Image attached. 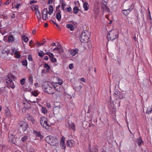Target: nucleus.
I'll use <instances>...</instances> for the list:
<instances>
[{
    "instance_id": "f257e3e1",
    "label": "nucleus",
    "mask_w": 152,
    "mask_h": 152,
    "mask_svg": "<svg viewBox=\"0 0 152 152\" xmlns=\"http://www.w3.org/2000/svg\"><path fill=\"white\" fill-rule=\"evenodd\" d=\"M118 31L117 29L112 30L109 31L107 35V39L109 40H113L118 37Z\"/></svg>"
},
{
    "instance_id": "f03ea898",
    "label": "nucleus",
    "mask_w": 152,
    "mask_h": 152,
    "mask_svg": "<svg viewBox=\"0 0 152 152\" xmlns=\"http://www.w3.org/2000/svg\"><path fill=\"white\" fill-rule=\"evenodd\" d=\"M45 140L47 142L52 145L56 146L58 145L57 140L55 137L48 136L46 137Z\"/></svg>"
},
{
    "instance_id": "7ed1b4c3",
    "label": "nucleus",
    "mask_w": 152,
    "mask_h": 152,
    "mask_svg": "<svg viewBox=\"0 0 152 152\" xmlns=\"http://www.w3.org/2000/svg\"><path fill=\"white\" fill-rule=\"evenodd\" d=\"M53 87L52 84L48 82L44 83L42 86V88L44 91L49 94H51Z\"/></svg>"
},
{
    "instance_id": "20e7f679",
    "label": "nucleus",
    "mask_w": 152,
    "mask_h": 152,
    "mask_svg": "<svg viewBox=\"0 0 152 152\" xmlns=\"http://www.w3.org/2000/svg\"><path fill=\"white\" fill-rule=\"evenodd\" d=\"M90 34L87 31H83L81 35L80 38V40L82 42H86L88 41V39L89 38Z\"/></svg>"
},
{
    "instance_id": "39448f33",
    "label": "nucleus",
    "mask_w": 152,
    "mask_h": 152,
    "mask_svg": "<svg viewBox=\"0 0 152 152\" xmlns=\"http://www.w3.org/2000/svg\"><path fill=\"white\" fill-rule=\"evenodd\" d=\"M40 123L41 125L47 129V126L49 127L50 125L48 124L47 118L44 117H42L40 118Z\"/></svg>"
},
{
    "instance_id": "423d86ee",
    "label": "nucleus",
    "mask_w": 152,
    "mask_h": 152,
    "mask_svg": "<svg viewBox=\"0 0 152 152\" xmlns=\"http://www.w3.org/2000/svg\"><path fill=\"white\" fill-rule=\"evenodd\" d=\"M20 128L23 132H25L28 128V125L25 122L21 121L19 123Z\"/></svg>"
},
{
    "instance_id": "0eeeda50",
    "label": "nucleus",
    "mask_w": 152,
    "mask_h": 152,
    "mask_svg": "<svg viewBox=\"0 0 152 152\" xmlns=\"http://www.w3.org/2000/svg\"><path fill=\"white\" fill-rule=\"evenodd\" d=\"M6 86L9 88H11L12 89L14 88L15 86L14 84V82L10 78L8 77L6 80Z\"/></svg>"
},
{
    "instance_id": "6e6552de",
    "label": "nucleus",
    "mask_w": 152,
    "mask_h": 152,
    "mask_svg": "<svg viewBox=\"0 0 152 152\" xmlns=\"http://www.w3.org/2000/svg\"><path fill=\"white\" fill-rule=\"evenodd\" d=\"M133 7H132V4L129 5L128 8H126L122 10L123 14L125 15H128L133 10Z\"/></svg>"
},
{
    "instance_id": "1a4fd4ad",
    "label": "nucleus",
    "mask_w": 152,
    "mask_h": 152,
    "mask_svg": "<svg viewBox=\"0 0 152 152\" xmlns=\"http://www.w3.org/2000/svg\"><path fill=\"white\" fill-rule=\"evenodd\" d=\"M66 126L69 129L72 130L74 131H75V126L73 123L71 121H69L66 124Z\"/></svg>"
},
{
    "instance_id": "9d476101",
    "label": "nucleus",
    "mask_w": 152,
    "mask_h": 152,
    "mask_svg": "<svg viewBox=\"0 0 152 152\" xmlns=\"http://www.w3.org/2000/svg\"><path fill=\"white\" fill-rule=\"evenodd\" d=\"M114 96L116 99H117L118 98L122 99L124 97L123 95L122 94L121 92L120 91H115L114 93Z\"/></svg>"
},
{
    "instance_id": "9b49d317",
    "label": "nucleus",
    "mask_w": 152,
    "mask_h": 152,
    "mask_svg": "<svg viewBox=\"0 0 152 152\" xmlns=\"http://www.w3.org/2000/svg\"><path fill=\"white\" fill-rule=\"evenodd\" d=\"M62 81H61L59 82V83H57L58 85H57V83L56 84V85L54 84L53 86L54 87V88L57 91L59 92H60L61 91V85L62 83Z\"/></svg>"
},
{
    "instance_id": "f8f14e48",
    "label": "nucleus",
    "mask_w": 152,
    "mask_h": 152,
    "mask_svg": "<svg viewBox=\"0 0 152 152\" xmlns=\"http://www.w3.org/2000/svg\"><path fill=\"white\" fill-rule=\"evenodd\" d=\"M35 14L36 15L38 20H40L41 19V14L40 13L38 9V6L37 5H35Z\"/></svg>"
},
{
    "instance_id": "ddd939ff",
    "label": "nucleus",
    "mask_w": 152,
    "mask_h": 152,
    "mask_svg": "<svg viewBox=\"0 0 152 152\" xmlns=\"http://www.w3.org/2000/svg\"><path fill=\"white\" fill-rule=\"evenodd\" d=\"M66 144L67 146L69 147H73L74 145V141L72 140H68Z\"/></svg>"
},
{
    "instance_id": "4468645a",
    "label": "nucleus",
    "mask_w": 152,
    "mask_h": 152,
    "mask_svg": "<svg viewBox=\"0 0 152 152\" xmlns=\"http://www.w3.org/2000/svg\"><path fill=\"white\" fill-rule=\"evenodd\" d=\"M9 142L14 144H16V139L12 135L10 137H9Z\"/></svg>"
},
{
    "instance_id": "2eb2a0df",
    "label": "nucleus",
    "mask_w": 152,
    "mask_h": 152,
    "mask_svg": "<svg viewBox=\"0 0 152 152\" xmlns=\"http://www.w3.org/2000/svg\"><path fill=\"white\" fill-rule=\"evenodd\" d=\"M21 140L23 142H26L28 139V136L27 135H22L21 136Z\"/></svg>"
},
{
    "instance_id": "dca6fc26",
    "label": "nucleus",
    "mask_w": 152,
    "mask_h": 152,
    "mask_svg": "<svg viewBox=\"0 0 152 152\" xmlns=\"http://www.w3.org/2000/svg\"><path fill=\"white\" fill-rule=\"evenodd\" d=\"M78 50L77 49L71 50L70 51V54L72 56H75L77 54Z\"/></svg>"
},
{
    "instance_id": "f3484780",
    "label": "nucleus",
    "mask_w": 152,
    "mask_h": 152,
    "mask_svg": "<svg viewBox=\"0 0 152 152\" xmlns=\"http://www.w3.org/2000/svg\"><path fill=\"white\" fill-rule=\"evenodd\" d=\"M51 94H53L54 95L53 96V97L56 98L60 97V92L58 91H55L54 92H52Z\"/></svg>"
},
{
    "instance_id": "a211bd4d",
    "label": "nucleus",
    "mask_w": 152,
    "mask_h": 152,
    "mask_svg": "<svg viewBox=\"0 0 152 152\" xmlns=\"http://www.w3.org/2000/svg\"><path fill=\"white\" fill-rule=\"evenodd\" d=\"M152 112V105L149 106L146 111V113L147 114H149Z\"/></svg>"
},
{
    "instance_id": "6ab92c4d",
    "label": "nucleus",
    "mask_w": 152,
    "mask_h": 152,
    "mask_svg": "<svg viewBox=\"0 0 152 152\" xmlns=\"http://www.w3.org/2000/svg\"><path fill=\"white\" fill-rule=\"evenodd\" d=\"M24 107L26 109H29L31 107V105L30 104L27 102H26V103H24Z\"/></svg>"
},
{
    "instance_id": "aec40b11",
    "label": "nucleus",
    "mask_w": 152,
    "mask_h": 152,
    "mask_svg": "<svg viewBox=\"0 0 152 152\" xmlns=\"http://www.w3.org/2000/svg\"><path fill=\"white\" fill-rule=\"evenodd\" d=\"M66 27L68 28H70L71 31H73L74 29V26L71 24H68L66 25Z\"/></svg>"
},
{
    "instance_id": "412c9836",
    "label": "nucleus",
    "mask_w": 152,
    "mask_h": 152,
    "mask_svg": "<svg viewBox=\"0 0 152 152\" xmlns=\"http://www.w3.org/2000/svg\"><path fill=\"white\" fill-rule=\"evenodd\" d=\"M28 81L31 85H32L33 83V77L31 75L28 78Z\"/></svg>"
},
{
    "instance_id": "4be33fe9",
    "label": "nucleus",
    "mask_w": 152,
    "mask_h": 152,
    "mask_svg": "<svg viewBox=\"0 0 152 152\" xmlns=\"http://www.w3.org/2000/svg\"><path fill=\"white\" fill-rule=\"evenodd\" d=\"M89 5L87 2H85L83 5V7L84 9L85 10L87 11L89 9Z\"/></svg>"
},
{
    "instance_id": "5701e85b",
    "label": "nucleus",
    "mask_w": 152,
    "mask_h": 152,
    "mask_svg": "<svg viewBox=\"0 0 152 152\" xmlns=\"http://www.w3.org/2000/svg\"><path fill=\"white\" fill-rule=\"evenodd\" d=\"M22 40L26 42H27L28 40L27 37L25 34H23L22 36Z\"/></svg>"
},
{
    "instance_id": "b1692460",
    "label": "nucleus",
    "mask_w": 152,
    "mask_h": 152,
    "mask_svg": "<svg viewBox=\"0 0 152 152\" xmlns=\"http://www.w3.org/2000/svg\"><path fill=\"white\" fill-rule=\"evenodd\" d=\"M48 13L50 15H51L52 14L53 11V6L52 5H50L48 7Z\"/></svg>"
},
{
    "instance_id": "393cba45",
    "label": "nucleus",
    "mask_w": 152,
    "mask_h": 152,
    "mask_svg": "<svg viewBox=\"0 0 152 152\" xmlns=\"http://www.w3.org/2000/svg\"><path fill=\"white\" fill-rule=\"evenodd\" d=\"M41 111L42 113L45 114H46L48 113L47 109L45 107H42L41 108Z\"/></svg>"
},
{
    "instance_id": "a878e982",
    "label": "nucleus",
    "mask_w": 152,
    "mask_h": 152,
    "mask_svg": "<svg viewBox=\"0 0 152 152\" xmlns=\"http://www.w3.org/2000/svg\"><path fill=\"white\" fill-rule=\"evenodd\" d=\"M56 18L59 21H61V15L60 13L58 12L56 14Z\"/></svg>"
},
{
    "instance_id": "bb28decb",
    "label": "nucleus",
    "mask_w": 152,
    "mask_h": 152,
    "mask_svg": "<svg viewBox=\"0 0 152 152\" xmlns=\"http://www.w3.org/2000/svg\"><path fill=\"white\" fill-rule=\"evenodd\" d=\"M60 108V107L59 106H56L55 105L53 107V111L55 112H58L59 111Z\"/></svg>"
},
{
    "instance_id": "cd10ccee",
    "label": "nucleus",
    "mask_w": 152,
    "mask_h": 152,
    "mask_svg": "<svg viewBox=\"0 0 152 152\" xmlns=\"http://www.w3.org/2000/svg\"><path fill=\"white\" fill-rule=\"evenodd\" d=\"M143 143V142L142 141L141 137H140L139 139L137 140V143L139 147H140L141 145Z\"/></svg>"
},
{
    "instance_id": "c85d7f7f",
    "label": "nucleus",
    "mask_w": 152,
    "mask_h": 152,
    "mask_svg": "<svg viewBox=\"0 0 152 152\" xmlns=\"http://www.w3.org/2000/svg\"><path fill=\"white\" fill-rule=\"evenodd\" d=\"M28 117V119L29 120H31L32 121V122L33 123H34L35 122V121L34 119H33V117L31 115H30L29 114H28L27 115Z\"/></svg>"
},
{
    "instance_id": "c756f323",
    "label": "nucleus",
    "mask_w": 152,
    "mask_h": 152,
    "mask_svg": "<svg viewBox=\"0 0 152 152\" xmlns=\"http://www.w3.org/2000/svg\"><path fill=\"white\" fill-rule=\"evenodd\" d=\"M46 42V40L45 39H43V40L42 42V43H39V42H37V46L38 47L40 46H42V45H44L45 43V42Z\"/></svg>"
},
{
    "instance_id": "7c9ffc66",
    "label": "nucleus",
    "mask_w": 152,
    "mask_h": 152,
    "mask_svg": "<svg viewBox=\"0 0 152 152\" xmlns=\"http://www.w3.org/2000/svg\"><path fill=\"white\" fill-rule=\"evenodd\" d=\"M58 45H59V48L58 49V53H62L64 51L63 49V48L61 47V45L59 44L58 42Z\"/></svg>"
},
{
    "instance_id": "2f4dec72",
    "label": "nucleus",
    "mask_w": 152,
    "mask_h": 152,
    "mask_svg": "<svg viewBox=\"0 0 152 152\" xmlns=\"http://www.w3.org/2000/svg\"><path fill=\"white\" fill-rule=\"evenodd\" d=\"M48 10L47 9H44L42 12V15H48Z\"/></svg>"
},
{
    "instance_id": "473e14b6",
    "label": "nucleus",
    "mask_w": 152,
    "mask_h": 152,
    "mask_svg": "<svg viewBox=\"0 0 152 152\" xmlns=\"http://www.w3.org/2000/svg\"><path fill=\"white\" fill-rule=\"evenodd\" d=\"M2 53L3 55L4 54L6 57H7L8 55L9 52L8 51L4 50L2 51Z\"/></svg>"
},
{
    "instance_id": "72a5a7b5",
    "label": "nucleus",
    "mask_w": 152,
    "mask_h": 152,
    "mask_svg": "<svg viewBox=\"0 0 152 152\" xmlns=\"http://www.w3.org/2000/svg\"><path fill=\"white\" fill-rule=\"evenodd\" d=\"M73 13L74 14H77L78 11L79 9L77 7H74L73 9Z\"/></svg>"
},
{
    "instance_id": "f704fd0d",
    "label": "nucleus",
    "mask_w": 152,
    "mask_h": 152,
    "mask_svg": "<svg viewBox=\"0 0 152 152\" xmlns=\"http://www.w3.org/2000/svg\"><path fill=\"white\" fill-rule=\"evenodd\" d=\"M8 41L10 42H12L14 41V38L11 35L8 37Z\"/></svg>"
},
{
    "instance_id": "c9c22d12",
    "label": "nucleus",
    "mask_w": 152,
    "mask_h": 152,
    "mask_svg": "<svg viewBox=\"0 0 152 152\" xmlns=\"http://www.w3.org/2000/svg\"><path fill=\"white\" fill-rule=\"evenodd\" d=\"M5 114L7 115V116H10L11 113L10 110L8 109L6 110L5 111Z\"/></svg>"
},
{
    "instance_id": "e433bc0d",
    "label": "nucleus",
    "mask_w": 152,
    "mask_h": 152,
    "mask_svg": "<svg viewBox=\"0 0 152 152\" xmlns=\"http://www.w3.org/2000/svg\"><path fill=\"white\" fill-rule=\"evenodd\" d=\"M31 94L32 95L35 96H37L38 95V93L37 91H32L31 92Z\"/></svg>"
},
{
    "instance_id": "4c0bfd02",
    "label": "nucleus",
    "mask_w": 152,
    "mask_h": 152,
    "mask_svg": "<svg viewBox=\"0 0 152 152\" xmlns=\"http://www.w3.org/2000/svg\"><path fill=\"white\" fill-rule=\"evenodd\" d=\"M60 144L61 147L62 149H64L65 148L66 146L64 142H60Z\"/></svg>"
},
{
    "instance_id": "58836bf2",
    "label": "nucleus",
    "mask_w": 152,
    "mask_h": 152,
    "mask_svg": "<svg viewBox=\"0 0 152 152\" xmlns=\"http://www.w3.org/2000/svg\"><path fill=\"white\" fill-rule=\"evenodd\" d=\"M13 53H14V55H16V58H19L20 57V54L18 53L17 51H15V52L14 51V50H13Z\"/></svg>"
},
{
    "instance_id": "ea45409f",
    "label": "nucleus",
    "mask_w": 152,
    "mask_h": 152,
    "mask_svg": "<svg viewBox=\"0 0 152 152\" xmlns=\"http://www.w3.org/2000/svg\"><path fill=\"white\" fill-rule=\"evenodd\" d=\"M34 133L36 135L39 137H41L42 136V135L40 133V132H37L36 131H34Z\"/></svg>"
},
{
    "instance_id": "a19ab883",
    "label": "nucleus",
    "mask_w": 152,
    "mask_h": 152,
    "mask_svg": "<svg viewBox=\"0 0 152 152\" xmlns=\"http://www.w3.org/2000/svg\"><path fill=\"white\" fill-rule=\"evenodd\" d=\"M38 55L39 56L42 57L45 55L43 51H41L40 53H38Z\"/></svg>"
},
{
    "instance_id": "79ce46f5",
    "label": "nucleus",
    "mask_w": 152,
    "mask_h": 152,
    "mask_svg": "<svg viewBox=\"0 0 152 152\" xmlns=\"http://www.w3.org/2000/svg\"><path fill=\"white\" fill-rule=\"evenodd\" d=\"M44 67L47 70H48L50 69V67L48 64L46 63L44 64Z\"/></svg>"
},
{
    "instance_id": "37998d69",
    "label": "nucleus",
    "mask_w": 152,
    "mask_h": 152,
    "mask_svg": "<svg viewBox=\"0 0 152 152\" xmlns=\"http://www.w3.org/2000/svg\"><path fill=\"white\" fill-rule=\"evenodd\" d=\"M25 80L26 79L25 78H23L20 80V82L21 85H23L24 84L25 81Z\"/></svg>"
},
{
    "instance_id": "c03bdc74",
    "label": "nucleus",
    "mask_w": 152,
    "mask_h": 152,
    "mask_svg": "<svg viewBox=\"0 0 152 152\" xmlns=\"http://www.w3.org/2000/svg\"><path fill=\"white\" fill-rule=\"evenodd\" d=\"M28 59L29 61H32L33 59L32 57V56L31 55L29 54L28 55Z\"/></svg>"
},
{
    "instance_id": "a18cd8bd",
    "label": "nucleus",
    "mask_w": 152,
    "mask_h": 152,
    "mask_svg": "<svg viewBox=\"0 0 152 152\" xmlns=\"http://www.w3.org/2000/svg\"><path fill=\"white\" fill-rule=\"evenodd\" d=\"M51 61L52 62H55L56 61V58H54V57L51 58Z\"/></svg>"
},
{
    "instance_id": "49530a36",
    "label": "nucleus",
    "mask_w": 152,
    "mask_h": 152,
    "mask_svg": "<svg viewBox=\"0 0 152 152\" xmlns=\"http://www.w3.org/2000/svg\"><path fill=\"white\" fill-rule=\"evenodd\" d=\"M57 47L53 49V51L56 52V50H57L58 51V49L59 48V45H57Z\"/></svg>"
},
{
    "instance_id": "de8ad7c7",
    "label": "nucleus",
    "mask_w": 152,
    "mask_h": 152,
    "mask_svg": "<svg viewBox=\"0 0 152 152\" xmlns=\"http://www.w3.org/2000/svg\"><path fill=\"white\" fill-rule=\"evenodd\" d=\"M50 21L52 22L53 23H54L55 25L58 28H59L60 27L54 21H53V20H50Z\"/></svg>"
},
{
    "instance_id": "09e8293b",
    "label": "nucleus",
    "mask_w": 152,
    "mask_h": 152,
    "mask_svg": "<svg viewBox=\"0 0 152 152\" xmlns=\"http://www.w3.org/2000/svg\"><path fill=\"white\" fill-rule=\"evenodd\" d=\"M23 65L24 66H26L27 64V61L26 60L22 62Z\"/></svg>"
},
{
    "instance_id": "8fccbe9b",
    "label": "nucleus",
    "mask_w": 152,
    "mask_h": 152,
    "mask_svg": "<svg viewBox=\"0 0 152 152\" xmlns=\"http://www.w3.org/2000/svg\"><path fill=\"white\" fill-rule=\"evenodd\" d=\"M72 10V8L70 6H69L66 8V11L68 12H69Z\"/></svg>"
},
{
    "instance_id": "3c124183",
    "label": "nucleus",
    "mask_w": 152,
    "mask_h": 152,
    "mask_svg": "<svg viewBox=\"0 0 152 152\" xmlns=\"http://www.w3.org/2000/svg\"><path fill=\"white\" fill-rule=\"evenodd\" d=\"M11 2V0H7L4 3L5 5H8Z\"/></svg>"
},
{
    "instance_id": "603ef678",
    "label": "nucleus",
    "mask_w": 152,
    "mask_h": 152,
    "mask_svg": "<svg viewBox=\"0 0 152 152\" xmlns=\"http://www.w3.org/2000/svg\"><path fill=\"white\" fill-rule=\"evenodd\" d=\"M37 3V1L35 0L31 1L29 2V3L30 4H33L35 3Z\"/></svg>"
},
{
    "instance_id": "864d4df0",
    "label": "nucleus",
    "mask_w": 152,
    "mask_h": 152,
    "mask_svg": "<svg viewBox=\"0 0 152 152\" xmlns=\"http://www.w3.org/2000/svg\"><path fill=\"white\" fill-rule=\"evenodd\" d=\"M42 19L44 20H46L48 19V15H43L42 16Z\"/></svg>"
},
{
    "instance_id": "5fc2aeb1",
    "label": "nucleus",
    "mask_w": 152,
    "mask_h": 152,
    "mask_svg": "<svg viewBox=\"0 0 152 152\" xmlns=\"http://www.w3.org/2000/svg\"><path fill=\"white\" fill-rule=\"evenodd\" d=\"M69 68L71 69H73L74 68V66H73V64H70L69 65Z\"/></svg>"
},
{
    "instance_id": "6e6d98bb",
    "label": "nucleus",
    "mask_w": 152,
    "mask_h": 152,
    "mask_svg": "<svg viewBox=\"0 0 152 152\" xmlns=\"http://www.w3.org/2000/svg\"><path fill=\"white\" fill-rule=\"evenodd\" d=\"M50 58H51L53 57H54L53 54L51 53H50V54L48 55Z\"/></svg>"
},
{
    "instance_id": "4d7b16f0",
    "label": "nucleus",
    "mask_w": 152,
    "mask_h": 152,
    "mask_svg": "<svg viewBox=\"0 0 152 152\" xmlns=\"http://www.w3.org/2000/svg\"><path fill=\"white\" fill-rule=\"evenodd\" d=\"M66 5V4H64L63 3H62V4L61 5V7L62 8V10H64V7Z\"/></svg>"
},
{
    "instance_id": "13d9d810",
    "label": "nucleus",
    "mask_w": 152,
    "mask_h": 152,
    "mask_svg": "<svg viewBox=\"0 0 152 152\" xmlns=\"http://www.w3.org/2000/svg\"><path fill=\"white\" fill-rule=\"evenodd\" d=\"M65 140V137H62L61 138L60 142H64Z\"/></svg>"
},
{
    "instance_id": "bf43d9fd",
    "label": "nucleus",
    "mask_w": 152,
    "mask_h": 152,
    "mask_svg": "<svg viewBox=\"0 0 152 152\" xmlns=\"http://www.w3.org/2000/svg\"><path fill=\"white\" fill-rule=\"evenodd\" d=\"M103 6H104V7H105L104 9H105V10L107 11L108 10V8L105 5H103L102 7H103Z\"/></svg>"
},
{
    "instance_id": "052dcab7",
    "label": "nucleus",
    "mask_w": 152,
    "mask_h": 152,
    "mask_svg": "<svg viewBox=\"0 0 152 152\" xmlns=\"http://www.w3.org/2000/svg\"><path fill=\"white\" fill-rule=\"evenodd\" d=\"M19 6H20V4H17V5H15L14 7L15 8H16L17 9H18L19 8Z\"/></svg>"
},
{
    "instance_id": "680f3d73",
    "label": "nucleus",
    "mask_w": 152,
    "mask_h": 152,
    "mask_svg": "<svg viewBox=\"0 0 152 152\" xmlns=\"http://www.w3.org/2000/svg\"><path fill=\"white\" fill-rule=\"evenodd\" d=\"M81 80L82 82H85V79L84 77H82L81 79Z\"/></svg>"
},
{
    "instance_id": "e2e57ef3",
    "label": "nucleus",
    "mask_w": 152,
    "mask_h": 152,
    "mask_svg": "<svg viewBox=\"0 0 152 152\" xmlns=\"http://www.w3.org/2000/svg\"><path fill=\"white\" fill-rule=\"evenodd\" d=\"M53 0H49L48 2V3L49 4H52V2H53Z\"/></svg>"
},
{
    "instance_id": "0e129e2a",
    "label": "nucleus",
    "mask_w": 152,
    "mask_h": 152,
    "mask_svg": "<svg viewBox=\"0 0 152 152\" xmlns=\"http://www.w3.org/2000/svg\"><path fill=\"white\" fill-rule=\"evenodd\" d=\"M44 59L46 60H48V58L47 56H45L44 57Z\"/></svg>"
},
{
    "instance_id": "69168bd1",
    "label": "nucleus",
    "mask_w": 152,
    "mask_h": 152,
    "mask_svg": "<svg viewBox=\"0 0 152 152\" xmlns=\"http://www.w3.org/2000/svg\"><path fill=\"white\" fill-rule=\"evenodd\" d=\"M15 17V13H13L11 16V17L12 18H14Z\"/></svg>"
},
{
    "instance_id": "338daca9",
    "label": "nucleus",
    "mask_w": 152,
    "mask_h": 152,
    "mask_svg": "<svg viewBox=\"0 0 152 152\" xmlns=\"http://www.w3.org/2000/svg\"><path fill=\"white\" fill-rule=\"evenodd\" d=\"M37 99H36V100H34V101H31V102L33 103H36L37 102Z\"/></svg>"
},
{
    "instance_id": "774afa93",
    "label": "nucleus",
    "mask_w": 152,
    "mask_h": 152,
    "mask_svg": "<svg viewBox=\"0 0 152 152\" xmlns=\"http://www.w3.org/2000/svg\"><path fill=\"white\" fill-rule=\"evenodd\" d=\"M133 39H134V40L135 41H137V38H136V36H134L133 37Z\"/></svg>"
}]
</instances>
